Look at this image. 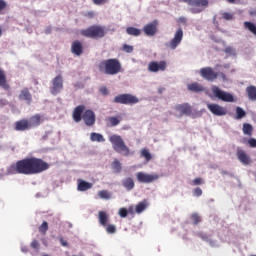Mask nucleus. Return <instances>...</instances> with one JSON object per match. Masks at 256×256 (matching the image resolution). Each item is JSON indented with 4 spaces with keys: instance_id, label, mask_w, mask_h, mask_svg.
Returning a JSON list of instances; mask_svg holds the SVG:
<instances>
[{
    "instance_id": "nucleus-57",
    "label": "nucleus",
    "mask_w": 256,
    "mask_h": 256,
    "mask_svg": "<svg viewBox=\"0 0 256 256\" xmlns=\"http://www.w3.org/2000/svg\"><path fill=\"white\" fill-rule=\"evenodd\" d=\"M243 129H253V126H251V124H244L243 125Z\"/></svg>"
},
{
    "instance_id": "nucleus-43",
    "label": "nucleus",
    "mask_w": 256,
    "mask_h": 256,
    "mask_svg": "<svg viewBox=\"0 0 256 256\" xmlns=\"http://www.w3.org/2000/svg\"><path fill=\"white\" fill-rule=\"evenodd\" d=\"M123 51H125V53H133V46L124 44Z\"/></svg>"
},
{
    "instance_id": "nucleus-63",
    "label": "nucleus",
    "mask_w": 256,
    "mask_h": 256,
    "mask_svg": "<svg viewBox=\"0 0 256 256\" xmlns=\"http://www.w3.org/2000/svg\"><path fill=\"white\" fill-rule=\"evenodd\" d=\"M226 1H227V3L233 4V3H235V1H237V0H226Z\"/></svg>"
},
{
    "instance_id": "nucleus-17",
    "label": "nucleus",
    "mask_w": 256,
    "mask_h": 256,
    "mask_svg": "<svg viewBox=\"0 0 256 256\" xmlns=\"http://www.w3.org/2000/svg\"><path fill=\"white\" fill-rule=\"evenodd\" d=\"M158 26H159V21L154 20V21L146 24L143 27V31H144L145 35H147L148 37H153V35H155L157 33Z\"/></svg>"
},
{
    "instance_id": "nucleus-29",
    "label": "nucleus",
    "mask_w": 256,
    "mask_h": 256,
    "mask_svg": "<svg viewBox=\"0 0 256 256\" xmlns=\"http://www.w3.org/2000/svg\"><path fill=\"white\" fill-rule=\"evenodd\" d=\"M147 200H144L142 202H139L136 207H135V213H143V211H145V209H147Z\"/></svg>"
},
{
    "instance_id": "nucleus-36",
    "label": "nucleus",
    "mask_w": 256,
    "mask_h": 256,
    "mask_svg": "<svg viewBox=\"0 0 256 256\" xmlns=\"http://www.w3.org/2000/svg\"><path fill=\"white\" fill-rule=\"evenodd\" d=\"M104 227H106V232L109 235H114V233H117V227L114 224H107Z\"/></svg>"
},
{
    "instance_id": "nucleus-46",
    "label": "nucleus",
    "mask_w": 256,
    "mask_h": 256,
    "mask_svg": "<svg viewBox=\"0 0 256 256\" xmlns=\"http://www.w3.org/2000/svg\"><path fill=\"white\" fill-rule=\"evenodd\" d=\"M101 95H104V97H106V95H109V89H107L106 86H102L100 89H99Z\"/></svg>"
},
{
    "instance_id": "nucleus-4",
    "label": "nucleus",
    "mask_w": 256,
    "mask_h": 256,
    "mask_svg": "<svg viewBox=\"0 0 256 256\" xmlns=\"http://www.w3.org/2000/svg\"><path fill=\"white\" fill-rule=\"evenodd\" d=\"M105 33V28L100 25H92L80 31L82 37H88L89 39H102V37H105Z\"/></svg>"
},
{
    "instance_id": "nucleus-44",
    "label": "nucleus",
    "mask_w": 256,
    "mask_h": 256,
    "mask_svg": "<svg viewBox=\"0 0 256 256\" xmlns=\"http://www.w3.org/2000/svg\"><path fill=\"white\" fill-rule=\"evenodd\" d=\"M195 197H201L203 195V190L201 188L197 187L193 191Z\"/></svg>"
},
{
    "instance_id": "nucleus-27",
    "label": "nucleus",
    "mask_w": 256,
    "mask_h": 256,
    "mask_svg": "<svg viewBox=\"0 0 256 256\" xmlns=\"http://www.w3.org/2000/svg\"><path fill=\"white\" fill-rule=\"evenodd\" d=\"M246 93L248 95V99L250 101H256V87L253 85H250L246 88Z\"/></svg>"
},
{
    "instance_id": "nucleus-40",
    "label": "nucleus",
    "mask_w": 256,
    "mask_h": 256,
    "mask_svg": "<svg viewBox=\"0 0 256 256\" xmlns=\"http://www.w3.org/2000/svg\"><path fill=\"white\" fill-rule=\"evenodd\" d=\"M191 219H192L194 225H199V223H201V216H199V214H197V213H193L191 215Z\"/></svg>"
},
{
    "instance_id": "nucleus-12",
    "label": "nucleus",
    "mask_w": 256,
    "mask_h": 256,
    "mask_svg": "<svg viewBox=\"0 0 256 256\" xmlns=\"http://www.w3.org/2000/svg\"><path fill=\"white\" fill-rule=\"evenodd\" d=\"M200 75L206 81H215V79H217V77H219V74L217 72L213 71V69L211 67L201 68Z\"/></svg>"
},
{
    "instance_id": "nucleus-21",
    "label": "nucleus",
    "mask_w": 256,
    "mask_h": 256,
    "mask_svg": "<svg viewBox=\"0 0 256 256\" xmlns=\"http://www.w3.org/2000/svg\"><path fill=\"white\" fill-rule=\"evenodd\" d=\"M237 158L239 159L240 163L243 165H250L251 164V158H249V155L245 153V150H237Z\"/></svg>"
},
{
    "instance_id": "nucleus-52",
    "label": "nucleus",
    "mask_w": 256,
    "mask_h": 256,
    "mask_svg": "<svg viewBox=\"0 0 256 256\" xmlns=\"http://www.w3.org/2000/svg\"><path fill=\"white\" fill-rule=\"evenodd\" d=\"M85 17H88V19H93L95 17V12L91 11L85 14Z\"/></svg>"
},
{
    "instance_id": "nucleus-8",
    "label": "nucleus",
    "mask_w": 256,
    "mask_h": 256,
    "mask_svg": "<svg viewBox=\"0 0 256 256\" xmlns=\"http://www.w3.org/2000/svg\"><path fill=\"white\" fill-rule=\"evenodd\" d=\"M212 93L216 99H220L224 103H235V97L231 93L221 90L218 86L212 87Z\"/></svg>"
},
{
    "instance_id": "nucleus-64",
    "label": "nucleus",
    "mask_w": 256,
    "mask_h": 256,
    "mask_svg": "<svg viewBox=\"0 0 256 256\" xmlns=\"http://www.w3.org/2000/svg\"><path fill=\"white\" fill-rule=\"evenodd\" d=\"M23 253H27V250L25 248H22Z\"/></svg>"
},
{
    "instance_id": "nucleus-30",
    "label": "nucleus",
    "mask_w": 256,
    "mask_h": 256,
    "mask_svg": "<svg viewBox=\"0 0 256 256\" xmlns=\"http://www.w3.org/2000/svg\"><path fill=\"white\" fill-rule=\"evenodd\" d=\"M140 155H141V157H143L145 159V161L147 163H149V161H151V159H153V156L151 155V152H149V149H147V148H143L140 151Z\"/></svg>"
},
{
    "instance_id": "nucleus-25",
    "label": "nucleus",
    "mask_w": 256,
    "mask_h": 256,
    "mask_svg": "<svg viewBox=\"0 0 256 256\" xmlns=\"http://www.w3.org/2000/svg\"><path fill=\"white\" fill-rule=\"evenodd\" d=\"M93 188V184L90 183V182H87L85 180H81L79 179L78 180V186H77V189L79 191H89V189H92Z\"/></svg>"
},
{
    "instance_id": "nucleus-18",
    "label": "nucleus",
    "mask_w": 256,
    "mask_h": 256,
    "mask_svg": "<svg viewBox=\"0 0 256 256\" xmlns=\"http://www.w3.org/2000/svg\"><path fill=\"white\" fill-rule=\"evenodd\" d=\"M85 111V105H78L74 108L72 113V119L75 121V123H81V120L83 119V113Z\"/></svg>"
},
{
    "instance_id": "nucleus-56",
    "label": "nucleus",
    "mask_w": 256,
    "mask_h": 256,
    "mask_svg": "<svg viewBox=\"0 0 256 256\" xmlns=\"http://www.w3.org/2000/svg\"><path fill=\"white\" fill-rule=\"evenodd\" d=\"M244 135H251L252 129H244Z\"/></svg>"
},
{
    "instance_id": "nucleus-42",
    "label": "nucleus",
    "mask_w": 256,
    "mask_h": 256,
    "mask_svg": "<svg viewBox=\"0 0 256 256\" xmlns=\"http://www.w3.org/2000/svg\"><path fill=\"white\" fill-rule=\"evenodd\" d=\"M5 9H7V2L5 0H0V15H3Z\"/></svg>"
},
{
    "instance_id": "nucleus-11",
    "label": "nucleus",
    "mask_w": 256,
    "mask_h": 256,
    "mask_svg": "<svg viewBox=\"0 0 256 256\" xmlns=\"http://www.w3.org/2000/svg\"><path fill=\"white\" fill-rule=\"evenodd\" d=\"M183 41V29L179 28L175 34H174V38L166 43V47H168V49H172L175 50L177 49V47H179V45H181V42Z\"/></svg>"
},
{
    "instance_id": "nucleus-47",
    "label": "nucleus",
    "mask_w": 256,
    "mask_h": 256,
    "mask_svg": "<svg viewBox=\"0 0 256 256\" xmlns=\"http://www.w3.org/2000/svg\"><path fill=\"white\" fill-rule=\"evenodd\" d=\"M94 5H105V3H108L109 0H92Z\"/></svg>"
},
{
    "instance_id": "nucleus-48",
    "label": "nucleus",
    "mask_w": 256,
    "mask_h": 256,
    "mask_svg": "<svg viewBox=\"0 0 256 256\" xmlns=\"http://www.w3.org/2000/svg\"><path fill=\"white\" fill-rule=\"evenodd\" d=\"M225 53H227L228 55H235V49H233L232 47H227L225 48Z\"/></svg>"
},
{
    "instance_id": "nucleus-5",
    "label": "nucleus",
    "mask_w": 256,
    "mask_h": 256,
    "mask_svg": "<svg viewBox=\"0 0 256 256\" xmlns=\"http://www.w3.org/2000/svg\"><path fill=\"white\" fill-rule=\"evenodd\" d=\"M180 3H187L190 7L191 13L197 14L205 11L209 7V0H179Z\"/></svg>"
},
{
    "instance_id": "nucleus-50",
    "label": "nucleus",
    "mask_w": 256,
    "mask_h": 256,
    "mask_svg": "<svg viewBox=\"0 0 256 256\" xmlns=\"http://www.w3.org/2000/svg\"><path fill=\"white\" fill-rule=\"evenodd\" d=\"M31 247H32V249H39V241L33 240L31 242Z\"/></svg>"
},
{
    "instance_id": "nucleus-15",
    "label": "nucleus",
    "mask_w": 256,
    "mask_h": 256,
    "mask_svg": "<svg viewBox=\"0 0 256 256\" xmlns=\"http://www.w3.org/2000/svg\"><path fill=\"white\" fill-rule=\"evenodd\" d=\"M165 69H167V62L165 61H151L148 64V71H150V73H158V71H165Z\"/></svg>"
},
{
    "instance_id": "nucleus-49",
    "label": "nucleus",
    "mask_w": 256,
    "mask_h": 256,
    "mask_svg": "<svg viewBox=\"0 0 256 256\" xmlns=\"http://www.w3.org/2000/svg\"><path fill=\"white\" fill-rule=\"evenodd\" d=\"M193 185H203V178H195L193 180Z\"/></svg>"
},
{
    "instance_id": "nucleus-3",
    "label": "nucleus",
    "mask_w": 256,
    "mask_h": 256,
    "mask_svg": "<svg viewBox=\"0 0 256 256\" xmlns=\"http://www.w3.org/2000/svg\"><path fill=\"white\" fill-rule=\"evenodd\" d=\"M108 139L116 153H119L124 157H129V155H131V150L128 148L127 144H125V141H123L121 136L113 134L110 135Z\"/></svg>"
},
{
    "instance_id": "nucleus-26",
    "label": "nucleus",
    "mask_w": 256,
    "mask_h": 256,
    "mask_svg": "<svg viewBox=\"0 0 256 256\" xmlns=\"http://www.w3.org/2000/svg\"><path fill=\"white\" fill-rule=\"evenodd\" d=\"M122 185L126 188V191H133V189H135V181H133L131 177L122 180Z\"/></svg>"
},
{
    "instance_id": "nucleus-62",
    "label": "nucleus",
    "mask_w": 256,
    "mask_h": 256,
    "mask_svg": "<svg viewBox=\"0 0 256 256\" xmlns=\"http://www.w3.org/2000/svg\"><path fill=\"white\" fill-rule=\"evenodd\" d=\"M180 21H181V23H185V21H187V20L185 19V17H181Z\"/></svg>"
},
{
    "instance_id": "nucleus-14",
    "label": "nucleus",
    "mask_w": 256,
    "mask_h": 256,
    "mask_svg": "<svg viewBox=\"0 0 256 256\" xmlns=\"http://www.w3.org/2000/svg\"><path fill=\"white\" fill-rule=\"evenodd\" d=\"M175 111H176V117H183V115L189 116L191 115V105L188 103L184 104H177L175 106Z\"/></svg>"
},
{
    "instance_id": "nucleus-54",
    "label": "nucleus",
    "mask_w": 256,
    "mask_h": 256,
    "mask_svg": "<svg viewBox=\"0 0 256 256\" xmlns=\"http://www.w3.org/2000/svg\"><path fill=\"white\" fill-rule=\"evenodd\" d=\"M127 211L128 215H135V208L133 206H130Z\"/></svg>"
},
{
    "instance_id": "nucleus-19",
    "label": "nucleus",
    "mask_w": 256,
    "mask_h": 256,
    "mask_svg": "<svg viewBox=\"0 0 256 256\" xmlns=\"http://www.w3.org/2000/svg\"><path fill=\"white\" fill-rule=\"evenodd\" d=\"M18 99L20 101H26L27 105H31V103L33 102V96L31 95V92H29V88L27 87L23 88L20 91Z\"/></svg>"
},
{
    "instance_id": "nucleus-61",
    "label": "nucleus",
    "mask_w": 256,
    "mask_h": 256,
    "mask_svg": "<svg viewBox=\"0 0 256 256\" xmlns=\"http://www.w3.org/2000/svg\"><path fill=\"white\" fill-rule=\"evenodd\" d=\"M220 76L222 77V79L225 81L227 79V76L225 75V73H220Z\"/></svg>"
},
{
    "instance_id": "nucleus-60",
    "label": "nucleus",
    "mask_w": 256,
    "mask_h": 256,
    "mask_svg": "<svg viewBox=\"0 0 256 256\" xmlns=\"http://www.w3.org/2000/svg\"><path fill=\"white\" fill-rule=\"evenodd\" d=\"M208 243H209V245H211V247H215V241L209 239Z\"/></svg>"
},
{
    "instance_id": "nucleus-24",
    "label": "nucleus",
    "mask_w": 256,
    "mask_h": 256,
    "mask_svg": "<svg viewBox=\"0 0 256 256\" xmlns=\"http://www.w3.org/2000/svg\"><path fill=\"white\" fill-rule=\"evenodd\" d=\"M187 89H188V91H191L192 93H202V91H205V88L203 87V85H201L197 82L188 84Z\"/></svg>"
},
{
    "instance_id": "nucleus-32",
    "label": "nucleus",
    "mask_w": 256,
    "mask_h": 256,
    "mask_svg": "<svg viewBox=\"0 0 256 256\" xmlns=\"http://www.w3.org/2000/svg\"><path fill=\"white\" fill-rule=\"evenodd\" d=\"M90 139L91 141H97L98 143H105V138L99 133H92Z\"/></svg>"
},
{
    "instance_id": "nucleus-13",
    "label": "nucleus",
    "mask_w": 256,
    "mask_h": 256,
    "mask_svg": "<svg viewBox=\"0 0 256 256\" xmlns=\"http://www.w3.org/2000/svg\"><path fill=\"white\" fill-rule=\"evenodd\" d=\"M207 109H209L212 115H215L216 117L227 115V109L219 104H207Z\"/></svg>"
},
{
    "instance_id": "nucleus-2",
    "label": "nucleus",
    "mask_w": 256,
    "mask_h": 256,
    "mask_svg": "<svg viewBox=\"0 0 256 256\" xmlns=\"http://www.w3.org/2000/svg\"><path fill=\"white\" fill-rule=\"evenodd\" d=\"M100 73L104 75H118L123 71V66L121 62L117 58H110L106 60H102L97 65Z\"/></svg>"
},
{
    "instance_id": "nucleus-39",
    "label": "nucleus",
    "mask_w": 256,
    "mask_h": 256,
    "mask_svg": "<svg viewBox=\"0 0 256 256\" xmlns=\"http://www.w3.org/2000/svg\"><path fill=\"white\" fill-rule=\"evenodd\" d=\"M100 199H111V194L107 190H101L98 192Z\"/></svg>"
},
{
    "instance_id": "nucleus-22",
    "label": "nucleus",
    "mask_w": 256,
    "mask_h": 256,
    "mask_svg": "<svg viewBox=\"0 0 256 256\" xmlns=\"http://www.w3.org/2000/svg\"><path fill=\"white\" fill-rule=\"evenodd\" d=\"M98 221L101 227H107L109 225V214L106 211H99Z\"/></svg>"
},
{
    "instance_id": "nucleus-53",
    "label": "nucleus",
    "mask_w": 256,
    "mask_h": 256,
    "mask_svg": "<svg viewBox=\"0 0 256 256\" xmlns=\"http://www.w3.org/2000/svg\"><path fill=\"white\" fill-rule=\"evenodd\" d=\"M199 237H201L202 241H209V236L207 234H199Z\"/></svg>"
},
{
    "instance_id": "nucleus-6",
    "label": "nucleus",
    "mask_w": 256,
    "mask_h": 256,
    "mask_svg": "<svg viewBox=\"0 0 256 256\" xmlns=\"http://www.w3.org/2000/svg\"><path fill=\"white\" fill-rule=\"evenodd\" d=\"M41 115L36 114L32 117H30L29 120L22 119L18 122H16L15 129H29V127H37L41 125L42 123Z\"/></svg>"
},
{
    "instance_id": "nucleus-33",
    "label": "nucleus",
    "mask_w": 256,
    "mask_h": 256,
    "mask_svg": "<svg viewBox=\"0 0 256 256\" xmlns=\"http://www.w3.org/2000/svg\"><path fill=\"white\" fill-rule=\"evenodd\" d=\"M106 121L108 125H110V127H117V125L121 123V120H119V117H108Z\"/></svg>"
},
{
    "instance_id": "nucleus-28",
    "label": "nucleus",
    "mask_w": 256,
    "mask_h": 256,
    "mask_svg": "<svg viewBox=\"0 0 256 256\" xmlns=\"http://www.w3.org/2000/svg\"><path fill=\"white\" fill-rule=\"evenodd\" d=\"M244 29H247L252 33V35L256 36V25L253 22L246 21L244 22Z\"/></svg>"
},
{
    "instance_id": "nucleus-59",
    "label": "nucleus",
    "mask_w": 256,
    "mask_h": 256,
    "mask_svg": "<svg viewBox=\"0 0 256 256\" xmlns=\"http://www.w3.org/2000/svg\"><path fill=\"white\" fill-rule=\"evenodd\" d=\"M249 13L252 17H256V9L250 10Z\"/></svg>"
},
{
    "instance_id": "nucleus-45",
    "label": "nucleus",
    "mask_w": 256,
    "mask_h": 256,
    "mask_svg": "<svg viewBox=\"0 0 256 256\" xmlns=\"http://www.w3.org/2000/svg\"><path fill=\"white\" fill-rule=\"evenodd\" d=\"M58 239H59L60 245H62V247H69V242H67V240H65V238H63V236H60Z\"/></svg>"
},
{
    "instance_id": "nucleus-41",
    "label": "nucleus",
    "mask_w": 256,
    "mask_h": 256,
    "mask_svg": "<svg viewBox=\"0 0 256 256\" xmlns=\"http://www.w3.org/2000/svg\"><path fill=\"white\" fill-rule=\"evenodd\" d=\"M118 215L120 217H122V219H125V217H127V215H128L127 208H120L119 212H118Z\"/></svg>"
},
{
    "instance_id": "nucleus-38",
    "label": "nucleus",
    "mask_w": 256,
    "mask_h": 256,
    "mask_svg": "<svg viewBox=\"0 0 256 256\" xmlns=\"http://www.w3.org/2000/svg\"><path fill=\"white\" fill-rule=\"evenodd\" d=\"M47 231H49V224L47 223V221H44L39 227V233H41L42 235H45Z\"/></svg>"
},
{
    "instance_id": "nucleus-7",
    "label": "nucleus",
    "mask_w": 256,
    "mask_h": 256,
    "mask_svg": "<svg viewBox=\"0 0 256 256\" xmlns=\"http://www.w3.org/2000/svg\"><path fill=\"white\" fill-rule=\"evenodd\" d=\"M113 103H119L120 105H137L139 98L129 93L119 94L114 97Z\"/></svg>"
},
{
    "instance_id": "nucleus-31",
    "label": "nucleus",
    "mask_w": 256,
    "mask_h": 256,
    "mask_svg": "<svg viewBox=\"0 0 256 256\" xmlns=\"http://www.w3.org/2000/svg\"><path fill=\"white\" fill-rule=\"evenodd\" d=\"M126 33L128 35H132L133 37H139V35H141V30L135 27H128L126 29Z\"/></svg>"
},
{
    "instance_id": "nucleus-10",
    "label": "nucleus",
    "mask_w": 256,
    "mask_h": 256,
    "mask_svg": "<svg viewBox=\"0 0 256 256\" xmlns=\"http://www.w3.org/2000/svg\"><path fill=\"white\" fill-rule=\"evenodd\" d=\"M61 91H63V76L59 74L52 79V87L50 88V92L52 95H59Z\"/></svg>"
},
{
    "instance_id": "nucleus-37",
    "label": "nucleus",
    "mask_w": 256,
    "mask_h": 256,
    "mask_svg": "<svg viewBox=\"0 0 256 256\" xmlns=\"http://www.w3.org/2000/svg\"><path fill=\"white\" fill-rule=\"evenodd\" d=\"M247 115V112L241 107H236V119H243Z\"/></svg>"
},
{
    "instance_id": "nucleus-58",
    "label": "nucleus",
    "mask_w": 256,
    "mask_h": 256,
    "mask_svg": "<svg viewBox=\"0 0 256 256\" xmlns=\"http://www.w3.org/2000/svg\"><path fill=\"white\" fill-rule=\"evenodd\" d=\"M51 31H52V28L48 27V28L45 29V34L49 35V34H51Z\"/></svg>"
},
{
    "instance_id": "nucleus-34",
    "label": "nucleus",
    "mask_w": 256,
    "mask_h": 256,
    "mask_svg": "<svg viewBox=\"0 0 256 256\" xmlns=\"http://www.w3.org/2000/svg\"><path fill=\"white\" fill-rule=\"evenodd\" d=\"M111 166H112L114 173H121V169H122L121 162H119L118 159H114Z\"/></svg>"
},
{
    "instance_id": "nucleus-1",
    "label": "nucleus",
    "mask_w": 256,
    "mask_h": 256,
    "mask_svg": "<svg viewBox=\"0 0 256 256\" xmlns=\"http://www.w3.org/2000/svg\"><path fill=\"white\" fill-rule=\"evenodd\" d=\"M49 167V163L45 162L43 159L29 157L18 160L9 167L8 171L11 175H39V173L47 171Z\"/></svg>"
},
{
    "instance_id": "nucleus-20",
    "label": "nucleus",
    "mask_w": 256,
    "mask_h": 256,
    "mask_svg": "<svg viewBox=\"0 0 256 256\" xmlns=\"http://www.w3.org/2000/svg\"><path fill=\"white\" fill-rule=\"evenodd\" d=\"M71 53H73V55H76V57H80V55H83V43H81V41L79 40L72 42Z\"/></svg>"
},
{
    "instance_id": "nucleus-9",
    "label": "nucleus",
    "mask_w": 256,
    "mask_h": 256,
    "mask_svg": "<svg viewBox=\"0 0 256 256\" xmlns=\"http://www.w3.org/2000/svg\"><path fill=\"white\" fill-rule=\"evenodd\" d=\"M136 179L138 183H155V181H158L159 179V174L157 173H152V174H147L145 172H138L136 173Z\"/></svg>"
},
{
    "instance_id": "nucleus-16",
    "label": "nucleus",
    "mask_w": 256,
    "mask_h": 256,
    "mask_svg": "<svg viewBox=\"0 0 256 256\" xmlns=\"http://www.w3.org/2000/svg\"><path fill=\"white\" fill-rule=\"evenodd\" d=\"M82 120L84 121L85 125H87V127H92V125H95L96 121L95 112L92 110H85L82 115Z\"/></svg>"
},
{
    "instance_id": "nucleus-35",
    "label": "nucleus",
    "mask_w": 256,
    "mask_h": 256,
    "mask_svg": "<svg viewBox=\"0 0 256 256\" xmlns=\"http://www.w3.org/2000/svg\"><path fill=\"white\" fill-rule=\"evenodd\" d=\"M221 19H224V21H233V19H235V16H233V13L230 12H222Z\"/></svg>"
},
{
    "instance_id": "nucleus-23",
    "label": "nucleus",
    "mask_w": 256,
    "mask_h": 256,
    "mask_svg": "<svg viewBox=\"0 0 256 256\" xmlns=\"http://www.w3.org/2000/svg\"><path fill=\"white\" fill-rule=\"evenodd\" d=\"M0 87L4 89V91H11V86L9 85V82H7L5 71L2 69H0Z\"/></svg>"
},
{
    "instance_id": "nucleus-55",
    "label": "nucleus",
    "mask_w": 256,
    "mask_h": 256,
    "mask_svg": "<svg viewBox=\"0 0 256 256\" xmlns=\"http://www.w3.org/2000/svg\"><path fill=\"white\" fill-rule=\"evenodd\" d=\"M7 105V100L6 99H0V107H5Z\"/></svg>"
},
{
    "instance_id": "nucleus-51",
    "label": "nucleus",
    "mask_w": 256,
    "mask_h": 256,
    "mask_svg": "<svg viewBox=\"0 0 256 256\" xmlns=\"http://www.w3.org/2000/svg\"><path fill=\"white\" fill-rule=\"evenodd\" d=\"M248 143H249L250 147H256V139L250 138L248 140Z\"/></svg>"
}]
</instances>
